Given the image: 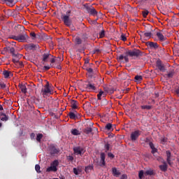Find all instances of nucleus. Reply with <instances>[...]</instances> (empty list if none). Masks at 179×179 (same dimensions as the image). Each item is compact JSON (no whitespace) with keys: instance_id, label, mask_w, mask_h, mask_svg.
<instances>
[{"instance_id":"f257e3e1","label":"nucleus","mask_w":179,"mask_h":179,"mask_svg":"<svg viewBox=\"0 0 179 179\" xmlns=\"http://www.w3.org/2000/svg\"><path fill=\"white\" fill-rule=\"evenodd\" d=\"M143 56V52L139 50V49L134 48L133 50H129L126 51L123 55H120L117 56L118 61L124 60L126 64L129 62V57L131 59H136V58H141Z\"/></svg>"},{"instance_id":"f03ea898","label":"nucleus","mask_w":179,"mask_h":179,"mask_svg":"<svg viewBox=\"0 0 179 179\" xmlns=\"http://www.w3.org/2000/svg\"><path fill=\"white\" fill-rule=\"evenodd\" d=\"M70 16L71 10H67L66 15H62V19L64 22V24L65 26H67V27H71V26H72V20H71Z\"/></svg>"},{"instance_id":"7ed1b4c3","label":"nucleus","mask_w":179,"mask_h":179,"mask_svg":"<svg viewBox=\"0 0 179 179\" xmlns=\"http://www.w3.org/2000/svg\"><path fill=\"white\" fill-rule=\"evenodd\" d=\"M42 96L45 98V96H50L51 94V89H50V83H46L45 85L41 90Z\"/></svg>"},{"instance_id":"20e7f679","label":"nucleus","mask_w":179,"mask_h":179,"mask_svg":"<svg viewBox=\"0 0 179 179\" xmlns=\"http://www.w3.org/2000/svg\"><path fill=\"white\" fill-rule=\"evenodd\" d=\"M25 50L27 51H36L37 50H40V45H36L34 43H29L24 45Z\"/></svg>"},{"instance_id":"39448f33","label":"nucleus","mask_w":179,"mask_h":179,"mask_svg":"<svg viewBox=\"0 0 179 179\" xmlns=\"http://www.w3.org/2000/svg\"><path fill=\"white\" fill-rule=\"evenodd\" d=\"M141 131L136 130L134 131H132L130 134V139L132 142H135L139 136H141Z\"/></svg>"},{"instance_id":"423d86ee","label":"nucleus","mask_w":179,"mask_h":179,"mask_svg":"<svg viewBox=\"0 0 179 179\" xmlns=\"http://www.w3.org/2000/svg\"><path fill=\"white\" fill-rule=\"evenodd\" d=\"M86 83L87 84L84 85V87L87 92H94V90H96V86L94 84L92 83V82L87 81Z\"/></svg>"},{"instance_id":"0eeeda50","label":"nucleus","mask_w":179,"mask_h":179,"mask_svg":"<svg viewBox=\"0 0 179 179\" xmlns=\"http://www.w3.org/2000/svg\"><path fill=\"white\" fill-rule=\"evenodd\" d=\"M87 12L90 13V15H92V16H97V10H95L94 7L92 6H86L84 5Z\"/></svg>"},{"instance_id":"6e6552de","label":"nucleus","mask_w":179,"mask_h":179,"mask_svg":"<svg viewBox=\"0 0 179 179\" xmlns=\"http://www.w3.org/2000/svg\"><path fill=\"white\" fill-rule=\"evenodd\" d=\"M73 152L77 156H83V155L85 154V149H83V148L80 146H77L73 148Z\"/></svg>"},{"instance_id":"1a4fd4ad","label":"nucleus","mask_w":179,"mask_h":179,"mask_svg":"<svg viewBox=\"0 0 179 179\" xmlns=\"http://www.w3.org/2000/svg\"><path fill=\"white\" fill-rule=\"evenodd\" d=\"M27 38H29V36L26 33L17 36V41H19V43H24Z\"/></svg>"},{"instance_id":"9d476101","label":"nucleus","mask_w":179,"mask_h":179,"mask_svg":"<svg viewBox=\"0 0 179 179\" xmlns=\"http://www.w3.org/2000/svg\"><path fill=\"white\" fill-rule=\"evenodd\" d=\"M50 153L51 156H55V155H58V153H59V148H57L55 145H50Z\"/></svg>"},{"instance_id":"9b49d317","label":"nucleus","mask_w":179,"mask_h":179,"mask_svg":"<svg viewBox=\"0 0 179 179\" xmlns=\"http://www.w3.org/2000/svg\"><path fill=\"white\" fill-rule=\"evenodd\" d=\"M146 45H148L150 50H156L159 47V44H157V43L150 41L147 42Z\"/></svg>"},{"instance_id":"f8f14e48","label":"nucleus","mask_w":179,"mask_h":179,"mask_svg":"<svg viewBox=\"0 0 179 179\" xmlns=\"http://www.w3.org/2000/svg\"><path fill=\"white\" fill-rule=\"evenodd\" d=\"M159 167L161 171L166 173V171H167V169H169V165H167V162H166L164 159H162V165H159Z\"/></svg>"},{"instance_id":"ddd939ff","label":"nucleus","mask_w":179,"mask_h":179,"mask_svg":"<svg viewBox=\"0 0 179 179\" xmlns=\"http://www.w3.org/2000/svg\"><path fill=\"white\" fill-rule=\"evenodd\" d=\"M22 57H23V55L19 54V53H15V55H14L13 56V62L14 64H17V62H19V59H20V58H22Z\"/></svg>"},{"instance_id":"4468645a","label":"nucleus","mask_w":179,"mask_h":179,"mask_svg":"<svg viewBox=\"0 0 179 179\" xmlns=\"http://www.w3.org/2000/svg\"><path fill=\"white\" fill-rule=\"evenodd\" d=\"M156 64L161 72H164L166 71V68H164V65L162 63V60H157Z\"/></svg>"},{"instance_id":"2eb2a0df","label":"nucleus","mask_w":179,"mask_h":179,"mask_svg":"<svg viewBox=\"0 0 179 179\" xmlns=\"http://www.w3.org/2000/svg\"><path fill=\"white\" fill-rule=\"evenodd\" d=\"M52 57V55H51V54H50V53H44L42 55L43 64H44L45 62H48V57Z\"/></svg>"},{"instance_id":"dca6fc26","label":"nucleus","mask_w":179,"mask_h":179,"mask_svg":"<svg viewBox=\"0 0 179 179\" xmlns=\"http://www.w3.org/2000/svg\"><path fill=\"white\" fill-rule=\"evenodd\" d=\"M166 162L169 166H171V152L170 150L166 151Z\"/></svg>"},{"instance_id":"f3484780","label":"nucleus","mask_w":179,"mask_h":179,"mask_svg":"<svg viewBox=\"0 0 179 179\" xmlns=\"http://www.w3.org/2000/svg\"><path fill=\"white\" fill-rule=\"evenodd\" d=\"M71 107L73 110H76V108H78V106H79V102H78L76 100L71 99Z\"/></svg>"},{"instance_id":"a211bd4d","label":"nucleus","mask_w":179,"mask_h":179,"mask_svg":"<svg viewBox=\"0 0 179 179\" xmlns=\"http://www.w3.org/2000/svg\"><path fill=\"white\" fill-rule=\"evenodd\" d=\"M157 36L159 38V41H166L167 40V37L164 36L162 32H157Z\"/></svg>"},{"instance_id":"6ab92c4d","label":"nucleus","mask_w":179,"mask_h":179,"mask_svg":"<svg viewBox=\"0 0 179 179\" xmlns=\"http://www.w3.org/2000/svg\"><path fill=\"white\" fill-rule=\"evenodd\" d=\"M101 166H106V154L104 152L101 153Z\"/></svg>"},{"instance_id":"aec40b11","label":"nucleus","mask_w":179,"mask_h":179,"mask_svg":"<svg viewBox=\"0 0 179 179\" xmlns=\"http://www.w3.org/2000/svg\"><path fill=\"white\" fill-rule=\"evenodd\" d=\"M112 173L114 177H120L121 176V172L120 171L117 170V168L114 167L112 168Z\"/></svg>"},{"instance_id":"412c9836","label":"nucleus","mask_w":179,"mask_h":179,"mask_svg":"<svg viewBox=\"0 0 179 179\" xmlns=\"http://www.w3.org/2000/svg\"><path fill=\"white\" fill-rule=\"evenodd\" d=\"M19 87L22 93H24V94H26L27 93V88L26 87V85L24 84H19Z\"/></svg>"},{"instance_id":"4be33fe9","label":"nucleus","mask_w":179,"mask_h":179,"mask_svg":"<svg viewBox=\"0 0 179 179\" xmlns=\"http://www.w3.org/2000/svg\"><path fill=\"white\" fill-rule=\"evenodd\" d=\"M149 146H150V149H152L151 153H152V155H155L157 152V148H155V144H153V143L150 141Z\"/></svg>"},{"instance_id":"5701e85b","label":"nucleus","mask_w":179,"mask_h":179,"mask_svg":"<svg viewBox=\"0 0 179 179\" xmlns=\"http://www.w3.org/2000/svg\"><path fill=\"white\" fill-rule=\"evenodd\" d=\"M141 110H147L149 111L150 110H152L153 108V106L152 105H141Z\"/></svg>"},{"instance_id":"b1692460","label":"nucleus","mask_w":179,"mask_h":179,"mask_svg":"<svg viewBox=\"0 0 179 179\" xmlns=\"http://www.w3.org/2000/svg\"><path fill=\"white\" fill-rule=\"evenodd\" d=\"M89 65H90V67H86L85 69V71H87L88 73L93 74L94 73L93 69H92L93 68V64L91 63V64H89Z\"/></svg>"},{"instance_id":"393cba45","label":"nucleus","mask_w":179,"mask_h":179,"mask_svg":"<svg viewBox=\"0 0 179 179\" xmlns=\"http://www.w3.org/2000/svg\"><path fill=\"white\" fill-rule=\"evenodd\" d=\"M101 97H106V93L103 91L100 90L97 94L98 100H101Z\"/></svg>"},{"instance_id":"a878e982","label":"nucleus","mask_w":179,"mask_h":179,"mask_svg":"<svg viewBox=\"0 0 179 179\" xmlns=\"http://www.w3.org/2000/svg\"><path fill=\"white\" fill-rule=\"evenodd\" d=\"M0 115H1L0 119L1 120V121H8V120H9V118L8 117V115H6V114L3 113H1Z\"/></svg>"},{"instance_id":"bb28decb","label":"nucleus","mask_w":179,"mask_h":179,"mask_svg":"<svg viewBox=\"0 0 179 179\" xmlns=\"http://www.w3.org/2000/svg\"><path fill=\"white\" fill-rule=\"evenodd\" d=\"M3 1V2H6V4L8 6H13V5H15V0H1Z\"/></svg>"},{"instance_id":"cd10ccee","label":"nucleus","mask_w":179,"mask_h":179,"mask_svg":"<svg viewBox=\"0 0 179 179\" xmlns=\"http://www.w3.org/2000/svg\"><path fill=\"white\" fill-rule=\"evenodd\" d=\"M71 134L74 135V136H78V135H80V131L79 130H78L77 129H73L71 131Z\"/></svg>"},{"instance_id":"c85d7f7f","label":"nucleus","mask_w":179,"mask_h":179,"mask_svg":"<svg viewBox=\"0 0 179 179\" xmlns=\"http://www.w3.org/2000/svg\"><path fill=\"white\" fill-rule=\"evenodd\" d=\"M57 169L56 166H54L51 165L50 167L47 168L46 171L50 172V171H57Z\"/></svg>"},{"instance_id":"c756f323","label":"nucleus","mask_w":179,"mask_h":179,"mask_svg":"<svg viewBox=\"0 0 179 179\" xmlns=\"http://www.w3.org/2000/svg\"><path fill=\"white\" fill-rule=\"evenodd\" d=\"M57 169L56 166H54L51 165L50 167L47 168L46 171L50 172V171H57Z\"/></svg>"},{"instance_id":"7c9ffc66","label":"nucleus","mask_w":179,"mask_h":179,"mask_svg":"<svg viewBox=\"0 0 179 179\" xmlns=\"http://www.w3.org/2000/svg\"><path fill=\"white\" fill-rule=\"evenodd\" d=\"M10 73H12L10 71H8L6 70L3 71V75L6 79H8V78H9V76H10Z\"/></svg>"},{"instance_id":"2f4dec72","label":"nucleus","mask_w":179,"mask_h":179,"mask_svg":"<svg viewBox=\"0 0 179 179\" xmlns=\"http://www.w3.org/2000/svg\"><path fill=\"white\" fill-rule=\"evenodd\" d=\"M93 131L92 127H87L83 130L84 134H86L87 135H89V134H91V132Z\"/></svg>"},{"instance_id":"473e14b6","label":"nucleus","mask_w":179,"mask_h":179,"mask_svg":"<svg viewBox=\"0 0 179 179\" xmlns=\"http://www.w3.org/2000/svg\"><path fill=\"white\" fill-rule=\"evenodd\" d=\"M155 174V172L153 171V170H147L145 173H144V176H153Z\"/></svg>"},{"instance_id":"72a5a7b5","label":"nucleus","mask_w":179,"mask_h":179,"mask_svg":"<svg viewBox=\"0 0 179 179\" xmlns=\"http://www.w3.org/2000/svg\"><path fill=\"white\" fill-rule=\"evenodd\" d=\"M69 118H71V120H76L77 118L76 115L73 112H69Z\"/></svg>"},{"instance_id":"f704fd0d","label":"nucleus","mask_w":179,"mask_h":179,"mask_svg":"<svg viewBox=\"0 0 179 179\" xmlns=\"http://www.w3.org/2000/svg\"><path fill=\"white\" fill-rule=\"evenodd\" d=\"M144 36L145 37H149V38H150L152 37V32L151 31L148 32V30L145 29V32H144Z\"/></svg>"},{"instance_id":"c9c22d12","label":"nucleus","mask_w":179,"mask_h":179,"mask_svg":"<svg viewBox=\"0 0 179 179\" xmlns=\"http://www.w3.org/2000/svg\"><path fill=\"white\" fill-rule=\"evenodd\" d=\"M107 104H108V101H107L106 99L101 101V106H107Z\"/></svg>"},{"instance_id":"e433bc0d","label":"nucleus","mask_w":179,"mask_h":179,"mask_svg":"<svg viewBox=\"0 0 179 179\" xmlns=\"http://www.w3.org/2000/svg\"><path fill=\"white\" fill-rule=\"evenodd\" d=\"M41 139H43V134H38L36 136L37 142H41Z\"/></svg>"},{"instance_id":"4c0bfd02","label":"nucleus","mask_w":179,"mask_h":179,"mask_svg":"<svg viewBox=\"0 0 179 179\" xmlns=\"http://www.w3.org/2000/svg\"><path fill=\"white\" fill-rule=\"evenodd\" d=\"M76 44H78V45L82 44V39H80L79 37L76 38Z\"/></svg>"},{"instance_id":"58836bf2","label":"nucleus","mask_w":179,"mask_h":179,"mask_svg":"<svg viewBox=\"0 0 179 179\" xmlns=\"http://www.w3.org/2000/svg\"><path fill=\"white\" fill-rule=\"evenodd\" d=\"M144 174H145V173H144V172H143V170L140 171L139 173H138V178H139L140 179L143 178Z\"/></svg>"},{"instance_id":"ea45409f","label":"nucleus","mask_w":179,"mask_h":179,"mask_svg":"<svg viewBox=\"0 0 179 179\" xmlns=\"http://www.w3.org/2000/svg\"><path fill=\"white\" fill-rule=\"evenodd\" d=\"M135 80H136V82H141V80H142V76H136L134 78Z\"/></svg>"},{"instance_id":"a19ab883","label":"nucleus","mask_w":179,"mask_h":179,"mask_svg":"<svg viewBox=\"0 0 179 179\" xmlns=\"http://www.w3.org/2000/svg\"><path fill=\"white\" fill-rule=\"evenodd\" d=\"M111 128H113V124L110 123H108L106 125V129H108V131H111Z\"/></svg>"},{"instance_id":"79ce46f5","label":"nucleus","mask_w":179,"mask_h":179,"mask_svg":"<svg viewBox=\"0 0 179 179\" xmlns=\"http://www.w3.org/2000/svg\"><path fill=\"white\" fill-rule=\"evenodd\" d=\"M30 36L32 37V40H36V38H37V35L34 32H31Z\"/></svg>"},{"instance_id":"37998d69","label":"nucleus","mask_w":179,"mask_h":179,"mask_svg":"<svg viewBox=\"0 0 179 179\" xmlns=\"http://www.w3.org/2000/svg\"><path fill=\"white\" fill-rule=\"evenodd\" d=\"M104 148L106 149V152H108V150H110V143H106L104 145Z\"/></svg>"},{"instance_id":"c03bdc74","label":"nucleus","mask_w":179,"mask_h":179,"mask_svg":"<svg viewBox=\"0 0 179 179\" xmlns=\"http://www.w3.org/2000/svg\"><path fill=\"white\" fill-rule=\"evenodd\" d=\"M59 162H58V160H55L52 162V163L51 164V166H53L57 168V166H58Z\"/></svg>"},{"instance_id":"a18cd8bd","label":"nucleus","mask_w":179,"mask_h":179,"mask_svg":"<svg viewBox=\"0 0 179 179\" xmlns=\"http://www.w3.org/2000/svg\"><path fill=\"white\" fill-rule=\"evenodd\" d=\"M143 17H146L148 15H149V11L148 10H145L142 12Z\"/></svg>"},{"instance_id":"49530a36","label":"nucleus","mask_w":179,"mask_h":179,"mask_svg":"<svg viewBox=\"0 0 179 179\" xmlns=\"http://www.w3.org/2000/svg\"><path fill=\"white\" fill-rule=\"evenodd\" d=\"M10 52L12 54V56H14L15 55H16L15 48H10Z\"/></svg>"},{"instance_id":"de8ad7c7","label":"nucleus","mask_w":179,"mask_h":179,"mask_svg":"<svg viewBox=\"0 0 179 179\" xmlns=\"http://www.w3.org/2000/svg\"><path fill=\"white\" fill-rule=\"evenodd\" d=\"M106 36L105 31L104 30H102L100 33H99V37L100 38H103V37H104Z\"/></svg>"},{"instance_id":"09e8293b","label":"nucleus","mask_w":179,"mask_h":179,"mask_svg":"<svg viewBox=\"0 0 179 179\" xmlns=\"http://www.w3.org/2000/svg\"><path fill=\"white\" fill-rule=\"evenodd\" d=\"M40 165H38V164H36V166H35V170H36V171L37 172V173H41V171H40Z\"/></svg>"},{"instance_id":"8fccbe9b","label":"nucleus","mask_w":179,"mask_h":179,"mask_svg":"<svg viewBox=\"0 0 179 179\" xmlns=\"http://www.w3.org/2000/svg\"><path fill=\"white\" fill-rule=\"evenodd\" d=\"M73 171L74 174H76V176H79V169L76 168H73Z\"/></svg>"},{"instance_id":"3c124183","label":"nucleus","mask_w":179,"mask_h":179,"mask_svg":"<svg viewBox=\"0 0 179 179\" xmlns=\"http://www.w3.org/2000/svg\"><path fill=\"white\" fill-rule=\"evenodd\" d=\"M167 78H173V76H174V72L171 71L170 73H169L168 74H166Z\"/></svg>"},{"instance_id":"603ef678","label":"nucleus","mask_w":179,"mask_h":179,"mask_svg":"<svg viewBox=\"0 0 179 179\" xmlns=\"http://www.w3.org/2000/svg\"><path fill=\"white\" fill-rule=\"evenodd\" d=\"M120 39L122 41H125L127 40V36H125V34H122L120 36Z\"/></svg>"},{"instance_id":"864d4df0","label":"nucleus","mask_w":179,"mask_h":179,"mask_svg":"<svg viewBox=\"0 0 179 179\" xmlns=\"http://www.w3.org/2000/svg\"><path fill=\"white\" fill-rule=\"evenodd\" d=\"M108 157H110V159H114V157H115V155H114L113 153L111 152H108Z\"/></svg>"},{"instance_id":"5fc2aeb1","label":"nucleus","mask_w":179,"mask_h":179,"mask_svg":"<svg viewBox=\"0 0 179 179\" xmlns=\"http://www.w3.org/2000/svg\"><path fill=\"white\" fill-rule=\"evenodd\" d=\"M67 160H69L70 162H73V156H72V155L68 156Z\"/></svg>"},{"instance_id":"6e6d98bb","label":"nucleus","mask_w":179,"mask_h":179,"mask_svg":"<svg viewBox=\"0 0 179 179\" xmlns=\"http://www.w3.org/2000/svg\"><path fill=\"white\" fill-rule=\"evenodd\" d=\"M92 169H93V166H87L85 167V171L87 172L89 171V170H92Z\"/></svg>"},{"instance_id":"4d7b16f0","label":"nucleus","mask_w":179,"mask_h":179,"mask_svg":"<svg viewBox=\"0 0 179 179\" xmlns=\"http://www.w3.org/2000/svg\"><path fill=\"white\" fill-rule=\"evenodd\" d=\"M0 87H1V89H5V87H6V84H5L3 83H1Z\"/></svg>"},{"instance_id":"13d9d810","label":"nucleus","mask_w":179,"mask_h":179,"mask_svg":"<svg viewBox=\"0 0 179 179\" xmlns=\"http://www.w3.org/2000/svg\"><path fill=\"white\" fill-rule=\"evenodd\" d=\"M51 69V67H50V66H43L44 71H49V69Z\"/></svg>"},{"instance_id":"bf43d9fd","label":"nucleus","mask_w":179,"mask_h":179,"mask_svg":"<svg viewBox=\"0 0 179 179\" xmlns=\"http://www.w3.org/2000/svg\"><path fill=\"white\" fill-rule=\"evenodd\" d=\"M10 38H12L13 40H16L17 41V36H10Z\"/></svg>"},{"instance_id":"052dcab7","label":"nucleus","mask_w":179,"mask_h":179,"mask_svg":"<svg viewBox=\"0 0 179 179\" xmlns=\"http://www.w3.org/2000/svg\"><path fill=\"white\" fill-rule=\"evenodd\" d=\"M166 138H162L161 139V143H162L163 145H164V143H166Z\"/></svg>"},{"instance_id":"680f3d73","label":"nucleus","mask_w":179,"mask_h":179,"mask_svg":"<svg viewBox=\"0 0 179 179\" xmlns=\"http://www.w3.org/2000/svg\"><path fill=\"white\" fill-rule=\"evenodd\" d=\"M35 137H36V134L34 133H31L30 135L31 139H34Z\"/></svg>"},{"instance_id":"e2e57ef3","label":"nucleus","mask_w":179,"mask_h":179,"mask_svg":"<svg viewBox=\"0 0 179 179\" xmlns=\"http://www.w3.org/2000/svg\"><path fill=\"white\" fill-rule=\"evenodd\" d=\"M121 179H128V176L126 174H123L121 177Z\"/></svg>"},{"instance_id":"0e129e2a","label":"nucleus","mask_w":179,"mask_h":179,"mask_svg":"<svg viewBox=\"0 0 179 179\" xmlns=\"http://www.w3.org/2000/svg\"><path fill=\"white\" fill-rule=\"evenodd\" d=\"M51 64H55V62H57V59L52 58L50 60Z\"/></svg>"},{"instance_id":"69168bd1","label":"nucleus","mask_w":179,"mask_h":179,"mask_svg":"<svg viewBox=\"0 0 179 179\" xmlns=\"http://www.w3.org/2000/svg\"><path fill=\"white\" fill-rule=\"evenodd\" d=\"M56 61H57V62H61L62 61V59H61V57H57L56 59Z\"/></svg>"},{"instance_id":"338daca9","label":"nucleus","mask_w":179,"mask_h":179,"mask_svg":"<svg viewBox=\"0 0 179 179\" xmlns=\"http://www.w3.org/2000/svg\"><path fill=\"white\" fill-rule=\"evenodd\" d=\"M17 64H19L20 68H22L23 66V62H17Z\"/></svg>"},{"instance_id":"774afa93","label":"nucleus","mask_w":179,"mask_h":179,"mask_svg":"<svg viewBox=\"0 0 179 179\" xmlns=\"http://www.w3.org/2000/svg\"><path fill=\"white\" fill-rule=\"evenodd\" d=\"M176 93L179 96V87L176 89Z\"/></svg>"}]
</instances>
